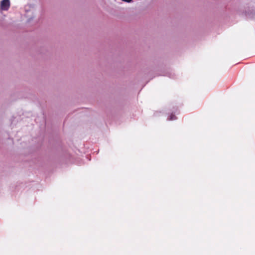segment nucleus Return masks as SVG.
Here are the masks:
<instances>
[{"instance_id": "1", "label": "nucleus", "mask_w": 255, "mask_h": 255, "mask_svg": "<svg viewBox=\"0 0 255 255\" xmlns=\"http://www.w3.org/2000/svg\"><path fill=\"white\" fill-rule=\"evenodd\" d=\"M10 5L9 0H2L1 2V8L3 10H7Z\"/></svg>"}, {"instance_id": "2", "label": "nucleus", "mask_w": 255, "mask_h": 255, "mask_svg": "<svg viewBox=\"0 0 255 255\" xmlns=\"http://www.w3.org/2000/svg\"><path fill=\"white\" fill-rule=\"evenodd\" d=\"M176 119V118L175 116L174 115L172 114L170 116V118L169 120H175Z\"/></svg>"}, {"instance_id": "3", "label": "nucleus", "mask_w": 255, "mask_h": 255, "mask_svg": "<svg viewBox=\"0 0 255 255\" xmlns=\"http://www.w3.org/2000/svg\"><path fill=\"white\" fill-rule=\"evenodd\" d=\"M123 1H126V2H131L132 0H122Z\"/></svg>"}]
</instances>
